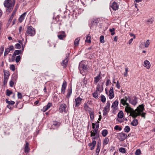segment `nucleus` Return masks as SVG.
<instances>
[{
	"mask_svg": "<svg viewBox=\"0 0 155 155\" xmlns=\"http://www.w3.org/2000/svg\"><path fill=\"white\" fill-rule=\"evenodd\" d=\"M144 110L143 105V104L140 105L137 107L135 110L133 109V111L130 112V116H132L133 118H135L138 116L141 115L142 117L145 118L146 113L143 112Z\"/></svg>",
	"mask_w": 155,
	"mask_h": 155,
	"instance_id": "f257e3e1",
	"label": "nucleus"
},
{
	"mask_svg": "<svg viewBox=\"0 0 155 155\" xmlns=\"http://www.w3.org/2000/svg\"><path fill=\"white\" fill-rule=\"evenodd\" d=\"M15 0H5L4 3V6L7 8L6 11L8 12H11L15 4Z\"/></svg>",
	"mask_w": 155,
	"mask_h": 155,
	"instance_id": "f03ea898",
	"label": "nucleus"
},
{
	"mask_svg": "<svg viewBox=\"0 0 155 155\" xmlns=\"http://www.w3.org/2000/svg\"><path fill=\"white\" fill-rule=\"evenodd\" d=\"M128 98V96L125 97L124 99H121L120 102L124 106L126 105V106L125 107V111L127 113H130V112L133 111V109L130 107V105L128 103L126 102L129 99Z\"/></svg>",
	"mask_w": 155,
	"mask_h": 155,
	"instance_id": "7ed1b4c3",
	"label": "nucleus"
},
{
	"mask_svg": "<svg viewBox=\"0 0 155 155\" xmlns=\"http://www.w3.org/2000/svg\"><path fill=\"white\" fill-rule=\"evenodd\" d=\"M92 138V143H89L88 145L89 147H91V150H93L95 147V146L96 144V141L95 140L97 139L99 137V135H96L93 136Z\"/></svg>",
	"mask_w": 155,
	"mask_h": 155,
	"instance_id": "20e7f679",
	"label": "nucleus"
},
{
	"mask_svg": "<svg viewBox=\"0 0 155 155\" xmlns=\"http://www.w3.org/2000/svg\"><path fill=\"white\" fill-rule=\"evenodd\" d=\"M26 33L27 35L33 36L35 34V30L31 26H29L27 28Z\"/></svg>",
	"mask_w": 155,
	"mask_h": 155,
	"instance_id": "39448f33",
	"label": "nucleus"
},
{
	"mask_svg": "<svg viewBox=\"0 0 155 155\" xmlns=\"http://www.w3.org/2000/svg\"><path fill=\"white\" fill-rule=\"evenodd\" d=\"M79 69L81 74L84 75L83 73L86 71L87 69V66L83 64L80 63L79 64Z\"/></svg>",
	"mask_w": 155,
	"mask_h": 155,
	"instance_id": "423d86ee",
	"label": "nucleus"
},
{
	"mask_svg": "<svg viewBox=\"0 0 155 155\" xmlns=\"http://www.w3.org/2000/svg\"><path fill=\"white\" fill-rule=\"evenodd\" d=\"M95 124L94 123L92 124V128L94 129V130H93L91 131V137H93V136L96 135H99V134L98 133L97 131L98 129L95 128Z\"/></svg>",
	"mask_w": 155,
	"mask_h": 155,
	"instance_id": "0eeeda50",
	"label": "nucleus"
},
{
	"mask_svg": "<svg viewBox=\"0 0 155 155\" xmlns=\"http://www.w3.org/2000/svg\"><path fill=\"white\" fill-rule=\"evenodd\" d=\"M117 137L120 140L122 141L127 138V135L125 133H121L118 134Z\"/></svg>",
	"mask_w": 155,
	"mask_h": 155,
	"instance_id": "6e6552de",
	"label": "nucleus"
},
{
	"mask_svg": "<svg viewBox=\"0 0 155 155\" xmlns=\"http://www.w3.org/2000/svg\"><path fill=\"white\" fill-rule=\"evenodd\" d=\"M128 99H129L128 100L129 103L134 106L137 103V99L136 97H134V98L131 99L129 96H128Z\"/></svg>",
	"mask_w": 155,
	"mask_h": 155,
	"instance_id": "1a4fd4ad",
	"label": "nucleus"
},
{
	"mask_svg": "<svg viewBox=\"0 0 155 155\" xmlns=\"http://www.w3.org/2000/svg\"><path fill=\"white\" fill-rule=\"evenodd\" d=\"M66 36L65 32L62 31L59 32L58 35V38L60 40H63V38H65Z\"/></svg>",
	"mask_w": 155,
	"mask_h": 155,
	"instance_id": "9d476101",
	"label": "nucleus"
},
{
	"mask_svg": "<svg viewBox=\"0 0 155 155\" xmlns=\"http://www.w3.org/2000/svg\"><path fill=\"white\" fill-rule=\"evenodd\" d=\"M110 7L113 10L116 11L118 9L119 6L117 3L114 2L111 4Z\"/></svg>",
	"mask_w": 155,
	"mask_h": 155,
	"instance_id": "9b49d317",
	"label": "nucleus"
},
{
	"mask_svg": "<svg viewBox=\"0 0 155 155\" xmlns=\"http://www.w3.org/2000/svg\"><path fill=\"white\" fill-rule=\"evenodd\" d=\"M82 99L80 97H78L75 99V107H78L81 104V101Z\"/></svg>",
	"mask_w": 155,
	"mask_h": 155,
	"instance_id": "f8f14e48",
	"label": "nucleus"
},
{
	"mask_svg": "<svg viewBox=\"0 0 155 155\" xmlns=\"http://www.w3.org/2000/svg\"><path fill=\"white\" fill-rule=\"evenodd\" d=\"M66 108V106L65 104H61L59 109V112L61 113L64 112L65 113Z\"/></svg>",
	"mask_w": 155,
	"mask_h": 155,
	"instance_id": "ddd939ff",
	"label": "nucleus"
},
{
	"mask_svg": "<svg viewBox=\"0 0 155 155\" xmlns=\"http://www.w3.org/2000/svg\"><path fill=\"white\" fill-rule=\"evenodd\" d=\"M23 51L21 50H16L12 54V59L13 58H15V57L17 55H18L19 54H22Z\"/></svg>",
	"mask_w": 155,
	"mask_h": 155,
	"instance_id": "4468645a",
	"label": "nucleus"
},
{
	"mask_svg": "<svg viewBox=\"0 0 155 155\" xmlns=\"http://www.w3.org/2000/svg\"><path fill=\"white\" fill-rule=\"evenodd\" d=\"M67 82L66 81H64L62 84L61 88V92L62 94H64L65 93V91L67 87Z\"/></svg>",
	"mask_w": 155,
	"mask_h": 155,
	"instance_id": "2eb2a0df",
	"label": "nucleus"
},
{
	"mask_svg": "<svg viewBox=\"0 0 155 155\" xmlns=\"http://www.w3.org/2000/svg\"><path fill=\"white\" fill-rule=\"evenodd\" d=\"M109 92V98L110 99H111L114 97L113 87H111L110 88Z\"/></svg>",
	"mask_w": 155,
	"mask_h": 155,
	"instance_id": "dca6fc26",
	"label": "nucleus"
},
{
	"mask_svg": "<svg viewBox=\"0 0 155 155\" xmlns=\"http://www.w3.org/2000/svg\"><path fill=\"white\" fill-rule=\"evenodd\" d=\"M101 141H98L97 142V147L96 149V153L98 155L100 152L101 147Z\"/></svg>",
	"mask_w": 155,
	"mask_h": 155,
	"instance_id": "f3484780",
	"label": "nucleus"
},
{
	"mask_svg": "<svg viewBox=\"0 0 155 155\" xmlns=\"http://www.w3.org/2000/svg\"><path fill=\"white\" fill-rule=\"evenodd\" d=\"M27 14L26 12H25L22 14L19 18L18 20L20 22H21L24 19Z\"/></svg>",
	"mask_w": 155,
	"mask_h": 155,
	"instance_id": "a211bd4d",
	"label": "nucleus"
},
{
	"mask_svg": "<svg viewBox=\"0 0 155 155\" xmlns=\"http://www.w3.org/2000/svg\"><path fill=\"white\" fill-rule=\"evenodd\" d=\"M144 66L145 67H146L148 69L150 68V63L147 60L145 61L144 62Z\"/></svg>",
	"mask_w": 155,
	"mask_h": 155,
	"instance_id": "6ab92c4d",
	"label": "nucleus"
},
{
	"mask_svg": "<svg viewBox=\"0 0 155 155\" xmlns=\"http://www.w3.org/2000/svg\"><path fill=\"white\" fill-rule=\"evenodd\" d=\"M118 102L117 100H115L114 102L111 106V107L115 109L118 105Z\"/></svg>",
	"mask_w": 155,
	"mask_h": 155,
	"instance_id": "aec40b11",
	"label": "nucleus"
},
{
	"mask_svg": "<svg viewBox=\"0 0 155 155\" xmlns=\"http://www.w3.org/2000/svg\"><path fill=\"white\" fill-rule=\"evenodd\" d=\"M68 57L67 56H66V58L61 63L62 65L64 66V67H66L67 65L68 62Z\"/></svg>",
	"mask_w": 155,
	"mask_h": 155,
	"instance_id": "412c9836",
	"label": "nucleus"
},
{
	"mask_svg": "<svg viewBox=\"0 0 155 155\" xmlns=\"http://www.w3.org/2000/svg\"><path fill=\"white\" fill-rule=\"evenodd\" d=\"M110 106V104L109 102L107 101L106 104V105L104 107V110L109 112Z\"/></svg>",
	"mask_w": 155,
	"mask_h": 155,
	"instance_id": "4be33fe9",
	"label": "nucleus"
},
{
	"mask_svg": "<svg viewBox=\"0 0 155 155\" xmlns=\"http://www.w3.org/2000/svg\"><path fill=\"white\" fill-rule=\"evenodd\" d=\"M29 143L27 142L26 143L25 145V152L26 153H28L29 151V148L28 147Z\"/></svg>",
	"mask_w": 155,
	"mask_h": 155,
	"instance_id": "5701e85b",
	"label": "nucleus"
},
{
	"mask_svg": "<svg viewBox=\"0 0 155 155\" xmlns=\"http://www.w3.org/2000/svg\"><path fill=\"white\" fill-rule=\"evenodd\" d=\"M4 78H8L10 74L8 71L4 70Z\"/></svg>",
	"mask_w": 155,
	"mask_h": 155,
	"instance_id": "b1692460",
	"label": "nucleus"
},
{
	"mask_svg": "<svg viewBox=\"0 0 155 155\" xmlns=\"http://www.w3.org/2000/svg\"><path fill=\"white\" fill-rule=\"evenodd\" d=\"M72 92V88L71 87H70L68 88V92L67 95V98H68L70 97L71 95Z\"/></svg>",
	"mask_w": 155,
	"mask_h": 155,
	"instance_id": "393cba45",
	"label": "nucleus"
},
{
	"mask_svg": "<svg viewBox=\"0 0 155 155\" xmlns=\"http://www.w3.org/2000/svg\"><path fill=\"white\" fill-rule=\"evenodd\" d=\"M138 122V121L137 119H134L132 121L131 124L133 126H136L137 125Z\"/></svg>",
	"mask_w": 155,
	"mask_h": 155,
	"instance_id": "a878e982",
	"label": "nucleus"
},
{
	"mask_svg": "<svg viewBox=\"0 0 155 155\" xmlns=\"http://www.w3.org/2000/svg\"><path fill=\"white\" fill-rule=\"evenodd\" d=\"M124 114L122 111H120L119 112L118 114L117 117L119 118H122L123 117Z\"/></svg>",
	"mask_w": 155,
	"mask_h": 155,
	"instance_id": "bb28decb",
	"label": "nucleus"
},
{
	"mask_svg": "<svg viewBox=\"0 0 155 155\" xmlns=\"http://www.w3.org/2000/svg\"><path fill=\"white\" fill-rule=\"evenodd\" d=\"M89 113L91 121L92 120H93L94 118V111H91Z\"/></svg>",
	"mask_w": 155,
	"mask_h": 155,
	"instance_id": "cd10ccee",
	"label": "nucleus"
},
{
	"mask_svg": "<svg viewBox=\"0 0 155 155\" xmlns=\"http://www.w3.org/2000/svg\"><path fill=\"white\" fill-rule=\"evenodd\" d=\"M6 102L8 104V105H12L14 104L15 103V102L13 101H8V99H6Z\"/></svg>",
	"mask_w": 155,
	"mask_h": 155,
	"instance_id": "c85d7f7f",
	"label": "nucleus"
},
{
	"mask_svg": "<svg viewBox=\"0 0 155 155\" xmlns=\"http://www.w3.org/2000/svg\"><path fill=\"white\" fill-rule=\"evenodd\" d=\"M53 124L56 127H58L60 125V123L56 121H54L53 122Z\"/></svg>",
	"mask_w": 155,
	"mask_h": 155,
	"instance_id": "c756f323",
	"label": "nucleus"
},
{
	"mask_svg": "<svg viewBox=\"0 0 155 155\" xmlns=\"http://www.w3.org/2000/svg\"><path fill=\"white\" fill-rule=\"evenodd\" d=\"M100 74L98 75L97 77H95L94 78V81L96 83H97L100 79Z\"/></svg>",
	"mask_w": 155,
	"mask_h": 155,
	"instance_id": "7c9ffc66",
	"label": "nucleus"
},
{
	"mask_svg": "<svg viewBox=\"0 0 155 155\" xmlns=\"http://www.w3.org/2000/svg\"><path fill=\"white\" fill-rule=\"evenodd\" d=\"M108 134V131L107 130H104L102 131L101 134L103 137H105Z\"/></svg>",
	"mask_w": 155,
	"mask_h": 155,
	"instance_id": "2f4dec72",
	"label": "nucleus"
},
{
	"mask_svg": "<svg viewBox=\"0 0 155 155\" xmlns=\"http://www.w3.org/2000/svg\"><path fill=\"white\" fill-rule=\"evenodd\" d=\"M109 139L107 137H105L103 140V144L104 145H106L109 142Z\"/></svg>",
	"mask_w": 155,
	"mask_h": 155,
	"instance_id": "473e14b6",
	"label": "nucleus"
},
{
	"mask_svg": "<svg viewBox=\"0 0 155 155\" xmlns=\"http://www.w3.org/2000/svg\"><path fill=\"white\" fill-rule=\"evenodd\" d=\"M86 39L85 40V42L88 43H90L91 42V37L89 36V35H87L86 36Z\"/></svg>",
	"mask_w": 155,
	"mask_h": 155,
	"instance_id": "72a5a7b5",
	"label": "nucleus"
},
{
	"mask_svg": "<svg viewBox=\"0 0 155 155\" xmlns=\"http://www.w3.org/2000/svg\"><path fill=\"white\" fill-rule=\"evenodd\" d=\"M24 39H22V40H19L18 42L19 43V44L21 45L22 47V50L23 51L24 49V47H25V45H23V43L24 42Z\"/></svg>",
	"mask_w": 155,
	"mask_h": 155,
	"instance_id": "f704fd0d",
	"label": "nucleus"
},
{
	"mask_svg": "<svg viewBox=\"0 0 155 155\" xmlns=\"http://www.w3.org/2000/svg\"><path fill=\"white\" fill-rule=\"evenodd\" d=\"M79 41L80 38H78L75 39L74 42V45L75 46H78L79 45Z\"/></svg>",
	"mask_w": 155,
	"mask_h": 155,
	"instance_id": "c9c22d12",
	"label": "nucleus"
},
{
	"mask_svg": "<svg viewBox=\"0 0 155 155\" xmlns=\"http://www.w3.org/2000/svg\"><path fill=\"white\" fill-rule=\"evenodd\" d=\"M96 89L98 91H100V92H102L103 90V88L101 87L100 85L98 84L97 85Z\"/></svg>",
	"mask_w": 155,
	"mask_h": 155,
	"instance_id": "e433bc0d",
	"label": "nucleus"
},
{
	"mask_svg": "<svg viewBox=\"0 0 155 155\" xmlns=\"http://www.w3.org/2000/svg\"><path fill=\"white\" fill-rule=\"evenodd\" d=\"M149 41V40L148 39L147 40L146 42H144V46L145 48H147L148 47L150 44Z\"/></svg>",
	"mask_w": 155,
	"mask_h": 155,
	"instance_id": "4c0bfd02",
	"label": "nucleus"
},
{
	"mask_svg": "<svg viewBox=\"0 0 155 155\" xmlns=\"http://www.w3.org/2000/svg\"><path fill=\"white\" fill-rule=\"evenodd\" d=\"M130 130V127L128 126H125V128L124 129V131L125 132L127 133H128Z\"/></svg>",
	"mask_w": 155,
	"mask_h": 155,
	"instance_id": "58836bf2",
	"label": "nucleus"
},
{
	"mask_svg": "<svg viewBox=\"0 0 155 155\" xmlns=\"http://www.w3.org/2000/svg\"><path fill=\"white\" fill-rule=\"evenodd\" d=\"M119 151L122 153H125L126 152L125 149L123 147L120 148L119 149Z\"/></svg>",
	"mask_w": 155,
	"mask_h": 155,
	"instance_id": "ea45409f",
	"label": "nucleus"
},
{
	"mask_svg": "<svg viewBox=\"0 0 155 155\" xmlns=\"http://www.w3.org/2000/svg\"><path fill=\"white\" fill-rule=\"evenodd\" d=\"M101 101L103 103L105 102L106 100L105 97L103 95H101Z\"/></svg>",
	"mask_w": 155,
	"mask_h": 155,
	"instance_id": "a19ab883",
	"label": "nucleus"
},
{
	"mask_svg": "<svg viewBox=\"0 0 155 155\" xmlns=\"http://www.w3.org/2000/svg\"><path fill=\"white\" fill-rule=\"evenodd\" d=\"M104 37L103 35H101L100 38V41L101 43H103L104 42Z\"/></svg>",
	"mask_w": 155,
	"mask_h": 155,
	"instance_id": "79ce46f5",
	"label": "nucleus"
},
{
	"mask_svg": "<svg viewBox=\"0 0 155 155\" xmlns=\"http://www.w3.org/2000/svg\"><path fill=\"white\" fill-rule=\"evenodd\" d=\"M15 11H14L13 12H12V15L9 18V21H11L13 19L14 16L15 14Z\"/></svg>",
	"mask_w": 155,
	"mask_h": 155,
	"instance_id": "37998d69",
	"label": "nucleus"
},
{
	"mask_svg": "<svg viewBox=\"0 0 155 155\" xmlns=\"http://www.w3.org/2000/svg\"><path fill=\"white\" fill-rule=\"evenodd\" d=\"M21 59V57L20 55H18L16 57L15 61L16 63H18Z\"/></svg>",
	"mask_w": 155,
	"mask_h": 155,
	"instance_id": "c03bdc74",
	"label": "nucleus"
},
{
	"mask_svg": "<svg viewBox=\"0 0 155 155\" xmlns=\"http://www.w3.org/2000/svg\"><path fill=\"white\" fill-rule=\"evenodd\" d=\"M10 51L9 50V49H8V48H6L5 49L4 55V56H6L8 53Z\"/></svg>",
	"mask_w": 155,
	"mask_h": 155,
	"instance_id": "a18cd8bd",
	"label": "nucleus"
},
{
	"mask_svg": "<svg viewBox=\"0 0 155 155\" xmlns=\"http://www.w3.org/2000/svg\"><path fill=\"white\" fill-rule=\"evenodd\" d=\"M14 84V82L13 79H12L9 82V85L11 87H13Z\"/></svg>",
	"mask_w": 155,
	"mask_h": 155,
	"instance_id": "49530a36",
	"label": "nucleus"
},
{
	"mask_svg": "<svg viewBox=\"0 0 155 155\" xmlns=\"http://www.w3.org/2000/svg\"><path fill=\"white\" fill-rule=\"evenodd\" d=\"M10 68L12 71H14L15 70V65L13 64L10 65Z\"/></svg>",
	"mask_w": 155,
	"mask_h": 155,
	"instance_id": "de8ad7c7",
	"label": "nucleus"
},
{
	"mask_svg": "<svg viewBox=\"0 0 155 155\" xmlns=\"http://www.w3.org/2000/svg\"><path fill=\"white\" fill-rule=\"evenodd\" d=\"M93 96L94 97L96 98H97L98 97V95L97 92L96 91L93 94Z\"/></svg>",
	"mask_w": 155,
	"mask_h": 155,
	"instance_id": "09e8293b",
	"label": "nucleus"
},
{
	"mask_svg": "<svg viewBox=\"0 0 155 155\" xmlns=\"http://www.w3.org/2000/svg\"><path fill=\"white\" fill-rule=\"evenodd\" d=\"M114 129L116 130H119L120 131L121 130L122 128L120 127H119V126L116 125L114 127Z\"/></svg>",
	"mask_w": 155,
	"mask_h": 155,
	"instance_id": "8fccbe9b",
	"label": "nucleus"
},
{
	"mask_svg": "<svg viewBox=\"0 0 155 155\" xmlns=\"http://www.w3.org/2000/svg\"><path fill=\"white\" fill-rule=\"evenodd\" d=\"M15 47L17 49H20L21 48V45L19 43H17L15 45Z\"/></svg>",
	"mask_w": 155,
	"mask_h": 155,
	"instance_id": "3c124183",
	"label": "nucleus"
},
{
	"mask_svg": "<svg viewBox=\"0 0 155 155\" xmlns=\"http://www.w3.org/2000/svg\"><path fill=\"white\" fill-rule=\"evenodd\" d=\"M12 92L8 90L7 89L6 90V95L8 96H9L11 94H12Z\"/></svg>",
	"mask_w": 155,
	"mask_h": 155,
	"instance_id": "603ef678",
	"label": "nucleus"
},
{
	"mask_svg": "<svg viewBox=\"0 0 155 155\" xmlns=\"http://www.w3.org/2000/svg\"><path fill=\"white\" fill-rule=\"evenodd\" d=\"M153 18H151L150 19H149L147 21V22L148 24H151L153 23Z\"/></svg>",
	"mask_w": 155,
	"mask_h": 155,
	"instance_id": "864d4df0",
	"label": "nucleus"
},
{
	"mask_svg": "<svg viewBox=\"0 0 155 155\" xmlns=\"http://www.w3.org/2000/svg\"><path fill=\"white\" fill-rule=\"evenodd\" d=\"M141 153V151L140 149H137L135 153L136 155H139Z\"/></svg>",
	"mask_w": 155,
	"mask_h": 155,
	"instance_id": "5fc2aeb1",
	"label": "nucleus"
},
{
	"mask_svg": "<svg viewBox=\"0 0 155 155\" xmlns=\"http://www.w3.org/2000/svg\"><path fill=\"white\" fill-rule=\"evenodd\" d=\"M125 73L124 74V75L125 76H127V72L128 71V68L127 67H126L125 68Z\"/></svg>",
	"mask_w": 155,
	"mask_h": 155,
	"instance_id": "6e6d98bb",
	"label": "nucleus"
},
{
	"mask_svg": "<svg viewBox=\"0 0 155 155\" xmlns=\"http://www.w3.org/2000/svg\"><path fill=\"white\" fill-rule=\"evenodd\" d=\"M8 79V78H4L3 84L4 85L7 84Z\"/></svg>",
	"mask_w": 155,
	"mask_h": 155,
	"instance_id": "4d7b16f0",
	"label": "nucleus"
},
{
	"mask_svg": "<svg viewBox=\"0 0 155 155\" xmlns=\"http://www.w3.org/2000/svg\"><path fill=\"white\" fill-rule=\"evenodd\" d=\"M18 98L19 99H21L22 97V95L21 93L18 92Z\"/></svg>",
	"mask_w": 155,
	"mask_h": 155,
	"instance_id": "13d9d810",
	"label": "nucleus"
},
{
	"mask_svg": "<svg viewBox=\"0 0 155 155\" xmlns=\"http://www.w3.org/2000/svg\"><path fill=\"white\" fill-rule=\"evenodd\" d=\"M52 105V104L51 103H49L47 104L46 106H45L48 109Z\"/></svg>",
	"mask_w": 155,
	"mask_h": 155,
	"instance_id": "bf43d9fd",
	"label": "nucleus"
},
{
	"mask_svg": "<svg viewBox=\"0 0 155 155\" xmlns=\"http://www.w3.org/2000/svg\"><path fill=\"white\" fill-rule=\"evenodd\" d=\"M116 87L118 89H120V84L119 82L118 81L116 84Z\"/></svg>",
	"mask_w": 155,
	"mask_h": 155,
	"instance_id": "052dcab7",
	"label": "nucleus"
},
{
	"mask_svg": "<svg viewBox=\"0 0 155 155\" xmlns=\"http://www.w3.org/2000/svg\"><path fill=\"white\" fill-rule=\"evenodd\" d=\"M97 21L95 20L94 21H93L92 22V24L93 25H96V24H97Z\"/></svg>",
	"mask_w": 155,
	"mask_h": 155,
	"instance_id": "680f3d73",
	"label": "nucleus"
},
{
	"mask_svg": "<svg viewBox=\"0 0 155 155\" xmlns=\"http://www.w3.org/2000/svg\"><path fill=\"white\" fill-rule=\"evenodd\" d=\"M4 47L3 46H2L0 49V52L1 54H2L4 51Z\"/></svg>",
	"mask_w": 155,
	"mask_h": 155,
	"instance_id": "e2e57ef3",
	"label": "nucleus"
},
{
	"mask_svg": "<svg viewBox=\"0 0 155 155\" xmlns=\"http://www.w3.org/2000/svg\"><path fill=\"white\" fill-rule=\"evenodd\" d=\"M84 107L85 109H87L88 108V106L86 103L84 104Z\"/></svg>",
	"mask_w": 155,
	"mask_h": 155,
	"instance_id": "0e129e2a",
	"label": "nucleus"
},
{
	"mask_svg": "<svg viewBox=\"0 0 155 155\" xmlns=\"http://www.w3.org/2000/svg\"><path fill=\"white\" fill-rule=\"evenodd\" d=\"M48 110V109L45 106L43 107L42 110L43 112H45Z\"/></svg>",
	"mask_w": 155,
	"mask_h": 155,
	"instance_id": "69168bd1",
	"label": "nucleus"
},
{
	"mask_svg": "<svg viewBox=\"0 0 155 155\" xmlns=\"http://www.w3.org/2000/svg\"><path fill=\"white\" fill-rule=\"evenodd\" d=\"M110 80L109 79H107L106 83V85L107 86L110 83Z\"/></svg>",
	"mask_w": 155,
	"mask_h": 155,
	"instance_id": "338daca9",
	"label": "nucleus"
},
{
	"mask_svg": "<svg viewBox=\"0 0 155 155\" xmlns=\"http://www.w3.org/2000/svg\"><path fill=\"white\" fill-rule=\"evenodd\" d=\"M8 48L9 49V50L10 51L13 49L14 47L13 45H11Z\"/></svg>",
	"mask_w": 155,
	"mask_h": 155,
	"instance_id": "774afa93",
	"label": "nucleus"
}]
</instances>
